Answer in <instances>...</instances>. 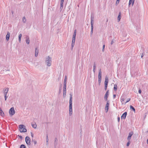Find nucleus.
Masks as SVG:
<instances>
[{
    "instance_id": "nucleus-1",
    "label": "nucleus",
    "mask_w": 148,
    "mask_h": 148,
    "mask_svg": "<svg viewBox=\"0 0 148 148\" xmlns=\"http://www.w3.org/2000/svg\"><path fill=\"white\" fill-rule=\"evenodd\" d=\"M70 95L69 114L71 116L72 114V95L71 94H70Z\"/></svg>"
},
{
    "instance_id": "nucleus-2",
    "label": "nucleus",
    "mask_w": 148,
    "mask_h": 148,
    "mask_svg": "<svg viewBox=\"0 0 148 148\" xmlns=\"http://www.w3.org/2000/svg\"><path fill=\"white\" fill-rule=\"evenodd\" d=\"M45 61L46 64L47 66H50L51 65L52 59L49 56H48L46 57Z\"/></svg>"
},
{
    "instance_id": "nucleus-3",
    "label": "nucleus",
    "mask_w": 148,
    "mask_h": 148,
    "mask_svg": "<svg viewBox=\"0 0 148 148\" xmlns=\"http://www.w3.org/2000/svg\"><path fill=\"white\" fill-rule=\"evenodd\" d=\"M19 130L21 132H25L27 131L25 126L23 125H20L18 126Z\"/></svg>"
},
{
    "instance_id": "nucleus-4",
    "label": "nucleus",
    "mask_w": 148,
    "mask_h": 148,
    "mask_svg": "<svg viewBox=\"0 0 148 148\" xmlns=\"http://www.w3.org/2000/svg\"><path fill=\"white\" fill-rule=\"evenodd\" d=\"M101 69H100L99 71L98 78V82L99 84L101 82Z\"/></svg>"
},
{
    "instance_id": "nucleus-5",
    "label": "nucleus",
    "mask_w": 148,
    "mask_h": 148,
    "mask_svg": "<svg viewBox=\"0 0 148 148\" xmlns=\"http://www.w3.org/2000/svg\"><path fill=\"white\" fill-rule=\"evenodd\" d=\"M25 142L28 146H30L31 145V139L29 136H26L25 138Z\"/></svg>"
},
{
    "instance_id": "nucleus-6",
    "label": "nucleus",
    "mask_w": 148,
    "mask_h": 148,
    "mask_svg": "<svg viewBox=\"0 0 148 148\" xmlns=\"http://www.w3.org/2000/svg\"><path fill=\"white\" fill-rule=\"evenodd\" d=\"M9 113L10 115L12 116L15 114V111L14 107L11 108L9 110Z\"/></svg>"
},
{
    "instance_id": "nucleus-7",
    "label": "nucleus",
    "mask_w": 148,
    "mask_h": 148,
    "mask_svg": "<svg viewBox=\"0 0 148 148\" xmlns=\"http://www.w3.org/2000/svg\"><path fill=\"white\" fill-rule=\"evenodd\" d=\"M109 101L108 100L107 102V103L105 107V111L106 112H107L108 111L109 107Z\"/></svg>"
},
{
    "instance_id": "nucleus-8",
    "label": "nucleus",
    "mask_w": 148,
    "mask_h": 148,
    "mask_svg": "<svg viewBox=\"0 0 148 148\" xmlns=\"http://www.w3.org/2000/svg\"><path fill=\"white\" fill-rule=\"evenodd\" d=\"M133 134V132H130L127 138L128 140H130L131 139V136H132Z\"/></svg>"
},
{
    "instance_id": "nucleus-9",
    "label": "nucleus",
    "mask_w": 148,
    "mask_h": 148,
    "mask_svg": "<svg viewBox=\"0 0 148 148\" xmlns=\"http://www.w3.org/2000/svg\"><path fill=\"white\" fill-rule=\"evenodd\" d=\"M9 90V88H6L3 90V92L4 95H7Z\"/></svg>"
},
{
    "instance_id": "nucleus-10",
    "label": "nucleus",
    "mask_w": 148,
    "mask_h": 148,
    "mask_svg": "<svg viewBox=\"0 0 148 148\" xmlns=\"http://www.w3.org/2000/svg\"><path fill=\"white\" fill-rule=\"evenodd\" d=\"M127 113V112H125L121 116V119H126Z\"/></svg>"
},
{
    "instance_id": "nucleus-11",
    "label": "nucleus",
    "mask_w": 148,
    "mask_h": 148,
    "mask_svg": "<svg viewBox=\"0 0 148 148\" xmlns=\"http://www.w3.org/2000/svg\"><path fill=\"white\" fill-rule=\"evenodd\" d=\"M108 77H107V76H106L105 79V81L104 82V84L105 85H108Z\"/></svg>"
},
{
    "instance_id": "nucleus-12",
    "label": "nucleus",
    "mask_w": 148,
    "mask_h": 148,
    "mask_svg": "<svg viewBox=\"0 0 148 148\" xmlns=\"http://www.w3.org/2000/svg\"><path fill=\"white\" fill-rule=\"evenodd\" d=\"M94 21V17L92 15L91 16V22L90 24L91 25H93Z\"/></svg>"
},
{
    "instance_id": "nucleus-13",
    "label": "nucleus",
    "mask_w": 148,
    "mask_h": 148,
    "mask_svg": "<svg viewBox=\"0 0 148 148\" xmlns=\"http://www.w3.org/2000/svg\"><path fill=\"white\" fill-rule=\"evenodd\" d=\"M26 43L28 45L29 43L30 40L29 37L28 36H26Z\"/></svg>"
},
{
    "instance_id": "nucleus-14",
    "label": "nucleus",
    "mask_w": 148,
    "mask_h": 148,
    "mask_svg": "<svg viewBox=\"0 0 148 148\" xmlns=\"http://www.w3.org/2000/svg\"><path fill=\"white\" fill-rule=\"evenodd\" d=\"M75 38H72V43H71V47H72V49H73V47L74 46V44H75Z\"/></svg>"
},
{
    "instance_id": "nucleus-15",
    "label": "nucleus",
    "mask_w": 148,
    "mask_h": 148,
    "mask_svg": "<svg viewBox=\"0 0 148 148\" xmlns=\"http://www.w3.org/2000/svg\"><path fill=\"white\" fill-rule=\"evenodd\" d=\"M64 0H61L60 1V9L61 10H62L63 8Z\"/></svg>"
},
{
    "instance_id": "nucleus-16",
    "label": "nucleus",
    "mask_w": 148,
    "mask_h": 148,
    "mask_svg": "<svg viewBox=\"0 0 148 148\" xmlns=\"http://www.w3.org/2000/svg\"><path fill=\"white\" fill-rule=\"evenodd\" d=\"M10 33L9 32H8L6 36V40L7 41H8L9 40L10 37Z\"/></svg>"
},
{
    "instance_id": "nucleus-17",
    "label": "nucleus",
    "mask_w": 148,
    "mask_h": 148,
    "mask_svg": "<svg viewBox=\"0 0 148 148\" xmlns=\"http://www.w3.org/2000/svg\"><path fill=\"white\" fill-rule=\"evenodd\" d=\"M38 49H37V48H36L35 49V56L36 57H37L38 54Z\"/></svg>"
},
{
    "instance_id": "nucleus-18",
    "label": "nucleus",
    "mask_w": 148,
    "mask_h": 148,
    "mask_svg": "<svg viewBox=\"0 0 148 148\" xmlns=\"http://www.w3.org/2000/svg\"><path fill=\"white\" fill-rule=\"evenodd\" d=\"M0 115L2 116L4 115V113L1 108H0Z\"/></svg>"
},
{
    "instance_id": "nucleus-19",
    "label": "nucleus",
    "mask_w": 148,
    "mask_h": 148,
    "mask_svg": "<svg viewBox=\"0 0 148 148\" xmlns=\"http://www.w3.org/2000/svg\"><path fill=\"white\" fill-rule=\"evenodd\" d=\"M93 29V25H91V31L90 34V36H91L92 35Z\"/></svg>"
},
{
    "instance_id": "nucleus-20",
    "label": "nucleus",
    "mask_w": 148,
    "mask_h": 148,
    "mask_svg": "<svg viewBox=\"0 0 148 148\" xmlns=\"http://www.w3.org/2000/svg\"><path fill=\"white\" fill-rule=\"evenodd\" d=\"M121 12H120L119 13V15L118 16V20L119 21L121 18Z\"/></svg>"
},
{
    "instance_id": "nucleus-21",
    "label": "nucleus",
    "mask_w": 148,
    "mask_h": 148,
    "mask_svg": "<svg viewBox=\"0 0 148 148\" xmlns=\"http://www.w3.org/2000/svg\"><path fill=\"white\" fill-rule=\"evenodd\" d=\"M57 138H56L55 139V141L54 143V146L55 147H56V145H57Z\"/></svg>"
},
{
    "instance_id": "nucleus-22",
    "label": "nucleus",
    "mask_w": 148,
    "mask_h": 148,
    "mask_svg": "<svg viewBox=\"0 0 148 148\" xmlns=\"http://www.w3.org/2000/svg\"><path fill=\"white\" fill-rule=\"evenodd\" d=\"M77 31L76 29H75L74 31V32L73 33V38H75L76 34Z\"/></svg>"
},
{
    "instance_id": "nucleus-23",
    "label": "nucleus",
    "mask_w": 148,
    "mask_h": 148,
    "mask_svg": "<svg viewBox=\"0 0 148 148\" xmlns=\"http://www.w3.org/2000/svg\"><path fill=\"white\" fill-rule=\"evenodd\" d=\"M134 0H133L132 1V0H130L129 1V5H130L132 3V5H134Z\"/></svg>"
},
{
    "instance_id": "nucleus-24",
    "label": "nucleus",
    "mask_w": 148,
    "mask_h": 148,
    "mask_svg": "<svg viewBox=\"0 0 148 148\" xmlns=\"http://www.w3.org/2000/svg\"><path fill=\"white\" fill-rule=\"evenodd\" d=\"M63 97H65L66 93V89H63Z\"/></svg>"
},
{
    "instance_id": "nucleus-25",
    "label": "nucleus",
    "mask_w": 148,
    "mask_h": 148,
    "mask_svg": "<svg viewBox=\"0 0 148 148\" xmlns=\"http://www.w3.org/2000/svg\"><path fill=\"white\" fill-rule=\"evenodd\" d=\"M22 36V34H19L18 36V41L19 42H21V38Z\"/></svg>"
},
{
    "instance_id": "nucleus-26",
    "label": "nucleus",
    "mask_w": 148,
    "mask_h": 148,
    "mask_svg": "<svg viewBox=\"0 0 148 148\" xmlns=\"http://www.w3.org/2000/svg\"><path fill=\"white\" fill-rule=\"evenodd\" d=\"M109 95L105 94L104 97V98L106 101L107 100V98L108 97Z\"/></svg>"
},
{
    "instance_id": "nucleus-27",
    "label": "nucleus",
    "mask_w": 148,
    "mask_h": 148,
    "mask_svg": "<svg viewBox=\"0 0 148 148\" xmlns=\"http://www.w3.org/2000/svg\"><path fill=\"white\" fill-rule=\"evenodd\" d=\"M96 64H95V62L93 65V71L94 73L95 71V69H96Z\"/></svg>"
},
{
    "instance_id": "nucleus-28",
    "label": "nucleus",
    "mask_w": 148,
    "mask_h": 148,
    "mask_svg": "<svg viewBox=\"0 0 148 148\" xmlns=\"http://www.w3.org/2000/svg\"><path fill=\"white\" fill-rule=\"evenodd\" d=\"M117 88V85L116 84H115L114 85V89L115 91H116Z\"/></svg>"
},
{
    "instance_id": "nucleus-29",
    "label": "nucleus",
    "mask_w": 148,
    "mask_h": 148,
    "mask_svg": "<svg viewBox=\"0 0 148 148\" xmlns=\"http://www.w3.org/2000/svg\"><path fill=\"white\" fill-rule=\"evenodd\" d=\"M32 127L33 128H34V129H36V128L37 127V125L36 123H35L34 124H32Z\"/></svg>"
},
{
    "instance_id": "nucleus-30",
    "label": "nucleus",
    "mask_w": 148,
    "mask_h": 148,
    "mask_svg": "<svg viewBox=\"0 0 148 148\" xmlns=\"http://www.w3.org/2000/svg\"><path fill=\"white\" fill-rule=\"evenodd\" d=\"M130 108L132 109L134 111V112H135V109L131 105L130 106Z\"/></svg>"
},
{
    "instance_id": "nucleus-31",
    "label": "nucleus",
    "mask_w": 148,
    "mask_h": 148,
    "mask_svg": "<svg viewBox=\"0 0 148 148\" xmlns=\"http://www.w3.org/2000/svg\"><path fill=\"white\" fill-rule=\"evenodd\" d=\"M67 79V76H65V79H64V84H66Z\"/></svg>"
},
{
    "instance_id": "nucleus-32",
    "label": "nucleus",
    "mask_w": 148,
    "mask_h": 148,
    "mask_svg": "<svg viewBox=\"0 0 148 148\" xmlns=\"http://www.w3.org/2000/svg\"><path fill=\"white\" fill-rule=\"evenodd\" d=\"M23 22L25 23L26 22V20L25 17H23Z\"/></svg>"
},
{
    "instance_id": "nucleus-33",
    "label": "nucleus",
    "mask_w": 148,
    "mask_h": 148,
    "mask_svg": "<svg viewBox=\"0 0 148 148\" xmlns=\"http://www.w3.org/2000/svg\"><path fill=\"white\" fill-rule=\"evenodd\" d=\"M124 97H123L122 96L121 99V101L122 102V104H123V101H124Z\"/></svg>"
},
{
    "instance_id": "nucleus-34",
    "label": "nucleus",
    "mask_w": 148,
    "mask_h": 148,
    "mask_svg": "<svg viewBox=\"0 0 148 148\" xmlns=\"http://www.w3.org/2000/svg\"><path fill=\"white\" fill-rule=\"evenodd\" d=\"M20 148H26L25 146L24 145H21L20 146Z\"/></svg>"
},
{
    "instance_id": "nucleus-35",
    "label": "nucleus",
    "mask_w": 148,
    "mask_h": 148,
    "mask_svg": "<svg viewBox=\"0 0 148 148\" xmlns=\"http://www.w3.org/2000/svg\"><path fill=\"white\" fill-rule=\"evenodd\" d=\"M48 140H48V135H47V138H46V143H47V144H48Z\"/></svg>"
},
{
    "instance_id": "nucleus-36",
    "label": "nucleus",
    "mask_w": 148,
    "mask_h": 148,
    "mask_svg": "<svg viewBox=\"0 0 148 148\" xmlns=\"http://www.w3.org/2000/svg\"><path fill=\"white\" fill-rule=\"evenodd\" d=\"M115 42V40L114 39H113L111 42V45H112Z\"/></svg>"
},
{
    "instance_id": "nucleus-37",
    "label": "nucleus",
    "mask_w": 148,
    "mask_h": 148,
    "mask_svg": "<svg viewBox=\"0 0 148 148\" xmlns=\"http://www.w3.org/2000/svg\"><path fill=\"white\" fill-rule=\"evenodd\" d=\"M66 84H64V86H63V89H66Z\"/></svg>"
},
{
    "instance_id": "nucleus-38",
    "label": "nucleus",
    "mask_w": 148,
    "mask_h": 148,
    "mask_svg": "<svg viewBox=\"0 0 148 148\" xmlns=\"http://www.w3.org/2000/svg\"><path fill=\"white\" fill-rule=\"evenodd\" d=\"M128 141L127 143V145H126L127 146H128L130 144V140H128Z\"/></svg>"
},
{
    "instance_id": "nucleus-39",
    "label": "nucleus",
    "mask_w": 148,
    "mask_h": 148,
    "mask_svg": "<svg viewBox=\"0 0 148 148\" xmlns=\"http://www.w3.org/2000/svg\"><path fill=\"white\" fill-rule=\"evenodd\" d=\"M105 47V45H103V48H102V51L103 52H104V51Z\"/></svg>"
},
{
    "instance_id": "nucleus-40",
    "label": "nucleus",
    "mask_w": 148,
    "mask_h": 148,
    "mask_svg": "<svg viewBox=\"0 0 148 148\" xmlns=\"http://www.w3.org/2000/svg\"><path fill=\"white\" fill-rule=\"evenodd\" d=\"M131 99L130 98L128 99L127 100V101L125 103V104L127 103L129 101H130V100Z\"/></svg>"
},
{
    "instance_id": "nucleus-41",
    "label": "nucleus",
    "mask_w": 148,
    "mask_h": 148,
    "mask_svg": "<svg viewBox=\"0 0 148 148\" xmlns=\"http://www.w3.org/2000/svg\"><path fill=\"white\" fill-rule=\"evenodd\" d=\"M4 97L5 100L6 101L7 100V99L8 97V96H7V95H4Z\"/></svg>"
},
{
    "instance_id": "nucleus-42",
    "label": "nucleus",
    "mask_w": 148,
    "mask_h": 148,
    "mask_svg": "<svg viewBox=\"0 0 148 148\" xmlns=\"http://www.w3.org/2000/svg\"><path fill=\"white\" fill-rule=\"evenodd\" d=\"M18 136L21 139H23V137L22 136L18 135Z\"/></svg>"
},
{
    "instance_id": "nucleus-43",
    "label": "nucleus",
    "mask_w": 148,
    "mask_h": 148,
    "mask_svg": "<svg viewBox=\"0 0 148 148\" xmlns=\"http://www.w3.org/2000/svg\"><path fill=\"white\" fill-rule=\"evenodd\" d=\"M107 86H108L105 85L104 89H105V90H106Z\"/></svg>"
},
{
    "instance_id": "nucleus-44",
    "label": "nucleus",
    "mask_w": 148,
    "mask_h": 148,
    "mask_svg": "<svg viewBox=\"0 0 148 148\" xmlns=\"http://www.w3.org/2000/svg\"><path fill=\"white\" fill-rule=\"evenodd\" d=\"M119 2V0H117L116 2V3L117 4H118Z\"/></svg>"
},
{
    "instance_id": "nucleus-45",
    "label": "nucleus",
    "mask_w": 148,
    "mask_h": 148,
    "mask_svg": "<svg viewBox=\"0 0 148 148\" xmlns=\"http://www.w3.org/2000/svg\"><path fill=\"white\" fill-rule=\"evenodd\" d=\"M109 90H108L106 92L105 94L109 95Z\"/></svg>"
},
{
    "instance_id": "nucleus-46",
    "label": "nucleus",
    "mask_w": 148,
    "mask_h": 148,
    "mask_svg": "<svg viewBox=\"0 0 148 148\" xmlns=\"http://www.w3.org/2000/svg\"><path fill=\"white\" fill-rule=\"evenodd\" d=\"M31 136L32 138L34 137V135L32 132H31Z\"/></svg>"
},
{
    "instance_id": "nucleus-47",
    "label": "nucleus",
    "mask_w": 148,
    "mask_h": 148,
    "mask_svg": "<svg viewBox=\"0 0 148 148\" xmlns=\"http://www.w3.org/2000/svg\"><path fill=\"white\" fill-rule=\"evenodd\" d=\"M118 121L119 122L120 121V118L119 117H118L117 118Z\"/></svg>"
},
{
    "instance_id": "nucleus-48",
    "label": "nucleus",
    "mask_w": 148,
    "mask_h": 148,
    "mask_svg": "<svg viewBox=\"0 0 148 148\" xmlns=\"http://www.w3.org/2000/svg\"><path fill=\"white\" fill-rule=\"evenodd\" d=\"M138 92L140 94L141 93V91L140 89H139L138 91Z\"/></svg>"
},
{
    "instance_id": "nucleus-49",
    "label": "nucleus",
    "mask_w": 148,
    "mask_h": 148,
    "mask_svg": "<svg viewBox=\"0 0 148 148\" xmlns=\"http://www.w3.org/2000/svg\"><path fill=\"white\" fill-rule=\"evenodd\" d=\"M34 145H36L37 144V141L36 140L34 141Z\"/></svg>"
},
{
    "instance_id": "nucleus-50",
    "label": "nucleus",
    "mask_w": 148,
    "mask_h": 148,
    "mask_svg": "<svg viewBox=\"0 0 148 148\" xmlns=\"http://www.w3.org/2000/svg\"><path fill=\"white\" fill-rule=\"evenodd\" d=\"M61 87L60 88L59 90V93H60L61 92Z\"/></svg>"
},
{
    "instance_id": "nucleus-51",
    "label": "nucleus",
    "mask_w": 148,
    "mask_h": 148,
    "mask_svg": "<svg viewBox=\"0 0 148 148\" xmlns=\"http://www.w3.org/2000/svg\"><path fill=\"white\" fill-rule=\"evenodd\" d=\"M116 97V95H115V94L114 95H113V99H114Z\"/></svg>"
},
{
    "instance_id": "nucleus-52",
    "label": "nucleus",
    "mask_w": 148,
    "mask_h": 148,
    "mask_svg": "<svg viewBox=\"0 0 148 148\" xmlns=\"http://www.w3.org/2000/svg\"><path fill=\"white\" fill-rule=\"evenodd\" d=\"M36 140H35L34 139L32 138V142H34V141Z\"/></svg>"
},
{
    "instance_id": "nucleus-53",
    "label": "nucleus",
    "mask_w": 148,
    "mask_h": 148,
    "mask_svg": "<svg viewBox=\"0 0 148 148\" xmlns=\"http://www.w3.org/2000/svg\"><path fill=\"white\" fill-rule=\"evenodd\" d=\"M143 54H142L141 55V57L142 58H143Z\"/></svg>"
},
{
    "instance_id": "nucleus-54",
    "label": "nucleus",
    "mask_w": 148,
    "mask_h": 148,
    "mask_svg": "<svg viewBox=\"0 0 148 148\" xmlns=\"http://www.w3.org/2000/svg\"><path fill=\"white\" fill-rule=\"evenodd\" d=\"M147 144H148V139H147Z\"/></svg>"
},
{
    "instance_id": "nucleus-55",
    "label": "nucleus",
    "mask_w": 148,
    "mask_h": 148,
    "mask_svg": "<svg viewBox=\"0 0 148 148\" xmlns=\"http://www.w3.org/2000/svg\"><path fill=\"white\" fill-rule=\"evenodd\" d=\"M12 14H13V11H12Z\"/></svg>"
},
{
    "instance_id": "nucleus-56",
    "label": "nucleus",
    "mask_w": 148,
    "mask_h": 148,
    "mask_svg": "<svg viewBox=\"0 0 148 148\" xmlns=\"http://www.w3.org/2000/svg\"><path fill=\"white\" fill-rule=\"evenodd\" d=\"M119 1H120V0H119Z\"/></svg>"
}]
</instances>
